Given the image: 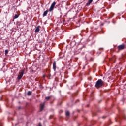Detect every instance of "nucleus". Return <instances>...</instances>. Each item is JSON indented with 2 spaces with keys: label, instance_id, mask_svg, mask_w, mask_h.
<instances>
[{
  "label": "nucleus",
  "instance_id": "nucleus-1",
  "mask_svg": "<svg viewBox=\"0 0 126 126\" xmlns=\"http://www.w3.org/2000/svg\"><path fill=\"white\" fill-rule=\"evenodd\" d=\"M103 84H104V82L102 81V79H99L95 84V87L96 88H100L103 86Z\"/></svg>",
  "mask_w": 126,
  "mask_h": 126
},
{
  "label": "nucleus",
  "instance_id": "nucleus-2",
  "mask_svg": "<svg viewBox=\"0 0 126 126\" xmlns=\"http://www.w3.org/2000/svg\"><path fill=\"white\" fill-rule=\"evenodd\" d=\"M117 48L118 51H122V50H124L126 48V45L125 44H121L119 45Z\"/></svg>",
  "mask_w": 126,
  "mask_h": 126
},
{
  "label": "nucleus",
  "instance_id": "nucleus-3",
  "mask_svg": "<svg viewBox=\"0 0 126 126\" xmlns=\"http://www.w3.org/2000/svg\"><path fill=\"white\" fill-rule=\"evenodd\" d=\"M24 73V71H23V70H21L19 72V75L18 76V79H21V78H22V76H23Z\"/></svg>",
  "mask_w": 126,
  "mask_h": 126
},
{
  "label": "nucleus",
  "instance_id": "nucleus-4",
  "mask_svg": "<svg viewBox=\"0 0 126 126\" xmlns=\"http://www.w3.org/2000/svg\"><path fill=\"white\" fill-rule=\"evenodd\" d=\"M56 2H53V3L51 4L50 8H49V11L51 12V11H53L54 10V8H55V5H56Z\"/></svg>",
  "mask_w": 126,
  "mask_h": 126
},
{
  "label": "nucleus",
  "instance_id": "nucleus-5",
  "mask_svg": "<svg viewBox=\"0 0 126 126\" xmlns=\"http://www.w3.org/2000/svg\"><path fill=\"white\" fill-rule=\"evenodd\" d=\"M56 68H57V63H56V61H54L53 63V69L54 70V71H56Z\"/></svg>",
  "mask_w": 126,
  "mask_h": 126
},
{
  "label": "nucleus",
  "instance_id": "nucleus-6",
  "mask_svg": "<svg viewBox=\"0 0 126 126\" xmlns=\"http://www.w3.org/2000/svg\"><path fill=\"white\" fill-rule=\"evenodd\" d=\"M44 107H45V103H41L40 106V111H43V110H44Z\"/></svg>",
  "mask_w": 126,
  "mask_h": 126
},
{
  "label": "nucleus",
  "instance_id": "nucleus-7",
  "mask_svg": "<svg viewBox=\"0 0 126 126\" xmlns=\"http://www.w3.org/2000/svg\"><path fill=\"white\" fill-rule=\"evenodd\" d=\"M41 29V26H38L35 30V33H38L40 31V29Z\"/></svg>",
  "mask_w": 126,
  "mask_h": 126
},
{
  "label": "nucleus",
  "instance_id": "nucleus-8",
  "mask_svg": "<svg viewBox=\"0 0 126 126\" xmlns=\"http://www.w3.org/2000/svg\"><path fill=\"white\" fill-rule=\"evenodd\" d=\"M48 12H49V11H48V10L44 11L43 14V17H45V16H47V14H48Z\"/></svg>",
  "mask_w": 126,
  "mask_h": 126
},
{
  "label": "nucleus",
  "instance_id": "nucleus-9",
  "mask_svg": "<svg viewBox=\"0 0 126 126\" xmlns=\"http://www.w3.org/2000/svg\"><path fill=\"white\" fill-rule=\"evenodd\" d=\"M50 99H51V96H47L45 97V100H46V101H49Z\"/></svg>",
  "mask_w": 126,
  "mask_h": 126
},
{
  "label": "nucleus",
  "instance_id": "nucleus-10",
  "mask_svg": "<svg viewBox=\"0 0 126 126\" xmlns=\"http://www.w3.org/2000/svg\"><path fill=\"white\" fill-rule=\"evenodd\" d=\"M65 114H66V116H67L68 117L69 116V115H70L69 111H66Z\"/></svg>",
  "mask_w": 126,
  "mask_h": 126
},
{
  "label": "nucleus",
  "instance_id": "nucleus-11",
  "mask_svg": "<svg viewBox=\"0 0 126 126\" xmlns=\"http://www.w3.org/2000/svg\"><path fill=\"white\" fill-rule=\"evenodd\" d=\"M92 1H93V0H89L88 1V2L87 3V4H90V3L92 2Z\"/></svg>",
  "mask_w": 126,
  "mask_h": 126
},
{
  "label": "nucleus",
  "instance_id": "nucleus-12",
  "mask_svg": "<svg viewBox=\"0 0 126 126\" xmlns=\"http://www.w3.org/2000/svg\"><path fill=\"white\" fill-rule=\"evenodd\" d=\"M31 94H32V92L29 91V92H28V96H30V95H31Z\"/></svg>",
  "mask_w": 126,
  "mask_h": 126
},
{
  "label": "nucleus",
  "instance_id": "nucleus-13",
  "mask_svg": "<svg viewBox=\"0 0 126 126\" xmlns=\"http://www.w3.org/2000/svg\"><path fill=\"white\" fill-rule=\"evenodd\" d=\"M5 55H7V54H8V50L7 49L5 50Z\"/></svg>",
  "mask_w": 126,
  "mask_h": 126
},
{
  "label": "nucleus",
  "instance_id": "nucleus-14",
  "mask_svg": "<svg viewBox=\"0 0 126 126\" xmlns=\"http://www.w3.org/2000/svg\"><path fill=\"white\" fill-rule=\"evenodd\" d=\"M19 16L18 15L16 14V15H15L14 16V18H15V19L18 18V17H19Z\"/></svg>",
  "mask_w": 126,
  "mask_h": 126
},
{
  "label": "nucleus",
  "instance_id": "nucleus-15",
  "mask_svg": "<svg viewBox=\"0 0 126 126\" xmlns=\"http://www.w3.org/2000/svg\"><path fill=\"white\" fill-rule=\"evenodd\" d=\"M42 126V124L41 123H39L38 126Z\"/></svg>",
  "mask_w": 126,
  "mask_h": 126
}]
</instances>
